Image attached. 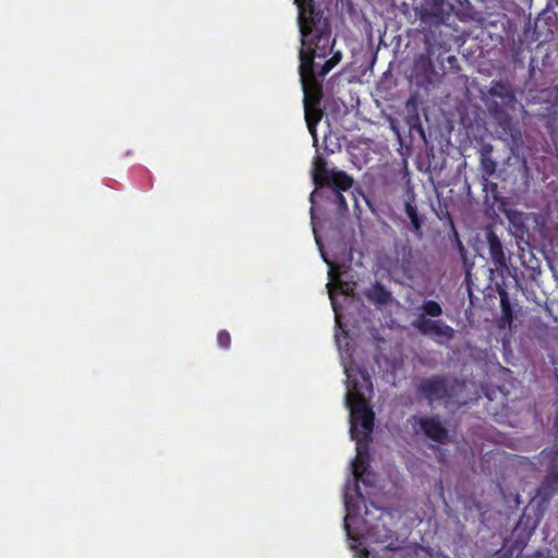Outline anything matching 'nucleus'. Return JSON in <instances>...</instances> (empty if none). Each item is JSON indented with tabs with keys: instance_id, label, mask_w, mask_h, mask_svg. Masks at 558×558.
<instances>
[{
	"instance_id": "f257e3e1",
	"label": "nucleus",
	"mask_w": 558,
	"mask_h": 558,
	"mask_svg": "<svg viewBox=\"0 0 558 558\" xmlns=\"http://www.w3.org/2000/svg\"><path fill=\"white\" fill-rule=\"evenodd\" d=\"M294 2L299 9L301 33L299 74L305 94L304 116L308 132L316 142V126L324 114L319 107L323 81L340 63L342 53L335 51L322 65L315 61L325 59L332 51L335 39L331 40L330 21L322 9L315 7L313 0H294Z\"/></svg>"
},
{
	"instance_id": "f03ea898",
	"label": "nucleus",
	"mask_w": 558,
	"mask_h": 558,
	"mask_svg": "<svg viewBox=\"0 0 558 558\" xmlns=\"http://www.w3.org/2000/svg\"><path fill=\"white\" fill-rule=\"evenodd\" d=\"M345 404L350 409V435L359 449L365 442V449L374 429L375 413L369 405L374 386H347Z\"/></svg>"
},
{
	"instance_id": "7ed1b4c3",
	"label": "nucleus",
	"mask_w": 558,
	"mask_h": 558,
	"mask_svg": "<svg viewBox=\"0 0 558 558\" xmlns=\"http://www.w3.org/2000/svg\"><path fill=\"white\" fill-rule=\"evenodd\" d=\"M420 313L412 322V327L422 336L433 339L441 343L450 341L454 338V329L438 318L444 311L441 305L435 300H425L418 307Z\"/></svg>"
},
{
	"instance_id": "20e7f679",
	"label": "nucleus",
	"mask_w": 558,
	"mask_h": 558,
	"mask_svg": "<svg viewBox=\"0 0 558 558\" xmlns=\"http://www.w3.org/2000/svg\"><path fill=\"white\" fill-rule=\"evenodd\" d=\"M313 179L316 186L330 187L333 193L345 192L353 185L352 177L342 170L328 169L323 160L317 162Z\"/></svg>"
},
{
	"instance_id": "39448f33",
	"label": "nucleus",
	"mask_w": 558,
	"mask_h": 558,
	"mask_svg": "<svg viewBox=\"0 0 558 558\" xmlns=\"http://www.w3.org/2000/svg\"><path fill=\"white\" fill-rule=\"evenodd\" d=\"M417 423L427 438L441 445L447 444L449 437L448 430L438 417L423 416L417 420Z\"/></svg>"
},
{
	"instance_id": "423d86ee",
	"label": "nucleus",
	"mask_w": 558,
	"mask_h": 558,
	"mask_svg": "<svg viewBox=\"0 0 558 558\" xmlns=\"http://www.w3.org/2000/svg\"><path fill=\"white\" fill-rule=\"evenodd\" d=\"M356 457L352 463L353 468V475L355 477V490L359 496H362L360 493V487L357 482L362 481L365 485H371V482L368 481L369 475V462H368V448L365 449V442L363 446L359 449V446L356 445Z\"/></svg>"
},
{
	"instance_id": "0eeeda50",
	"label": "nucleus",
	"mask_w": 558,
	"mask_h": 558,
	"mask_svg": "<svg viewBox=\"0 0 558 558\" xmlns=\"http://www.w3.org/2000/svg\"><path fill=\"white\" fill-rule=\"evenodd\" d=\"M558 494V464H551L537 487L536 496L544 502Z\"/></svg>"
},
{
	"instance_id": "6e6552de",
	"label": "nucleus",
	"mask_w": 558,
	"mask_h": 558,
	"mask_svg": "<svg viewBox=\"0 0 558 558\" xmlns=\"http://www.w3.org/2000/svg\"><path fill=\"white\" fill-rule=\"evenodd\" d=\"M343 369L347 376L345 384H372V374L364 364H359L353 360L343 361Z\"/></svg>"
},
{
	"instance_id": "1a4fd4ad",
	"label": "nucleus",
	"mask_w": 558,
	"mask_h": 558,
	"mask_svg": "<svg viewBox=\"0 0 558 558\" xmlns=\"http://www.w3.org/2000/svg\"><path fill=\"white\" fill-rule=\"evenodd\" d=\"M486 238H487L489 256H490V259H492L493 264L495 265L496 269H498V270L507 269L508 268L507 257H506L504 245L501 244L500 239L493 230L487 231Z\"/></svg>"
},
{
	"instance_id": "9d476101",
	"label": "nucleus",
	"mask_w": 558,
	"mask_h": 558,
	"mask_svg": "<svg viewBox=\"0 0 558 558\" xmlns=\"http://www.w3.org/2000/svg\"><path fill=\"white\" fill-rule=\"evenodd\" d=\"M404 211L411 221L415 235L421 239L423 236L424 217L418 214L415 203V194L412 189L407 190V198L404 201Z\"/></svg>"
},
{
	"instance_id": "9b49d317",
	"label": "nucleus",
	"mask_w": 558,
	"mask_h": 558,
	"mask_svg": "<svg viewBox=\"0 0 558 558\" xmlns=\"http://www.w3.org/2000/svg\"><path fill=\"white\" fill-rule=\"evenodd\" d=\"M493 145L483 144L480 148V169L484 181L486 182L489 177L494 175L497 170V161L493 158Z\"/></svg>"
},
{
	"instance_id": "f8f14e48",
	"label": "nucleus",
	"mask_w": 558,
	"mask_h": 558,
	"mask_svg": "<svg viewBox=\"0 0 558 558\" xmlns=\"http://www.w3.org/2000/svg\"><path fill=\"white\" fill-rule=\"evenodd\" d=\"M488 111L490 117L497 122L499 128L505 132L509 133L512 130V118L510 113L496 100H493L488 105Z\"/></svg>"
},
{
	"instance_id": "ddd939ff",
	"label": "nucleus",
	"mask_w": 558,
	"mask_h": 558,
	"mask_svg": "<svg viewBox=\"0 0 558 558\" xmlns=\"http://www.w3.org/2000/svg\"><path fill=\"white\" fill-rule=\"evenodd\" d=\"M367 538L376 544L384 545L388 549H392L390 541L393 538V532L384 524L376 523L367 529Z\"/></svg>"
},
{
	"instance_id": "4468645a",
	"label": "nucleus",
	"mask_w": 558,
	"mask_h": 558,
	"mask_svg": "<svg viewBox=\"0 0 558 558\" xmlns=\"http://www.w3.org/2000/svg\"><path fill=\"white\" fill-rule=\"evenodd\" d=\"M488 93L492 97L501 99V101L508 106L515 101V95L511 87L501 81H493Z\"/></svg>"
},
{
	"instance_id": "2eb2a0df",
	"label": "nucleus",
	"mask_w": 558,
	"mask_h": 558,
	"mask_svg": "<svg viewBox=\"0 0 558 558\" xmlns=\"http://www.w3.org/2000/svg\"><path fill=\"white\" fill-rule=\"evenodd\" d=\"M366 298L376 305H386L391 301V292L381 283L376 282L366 292Z\"/></svg>"
},
{
	"instance_id": "dca6fc26",
	"label": "nucleus",
	"mask_w": 558,
	"mask_h": 558,
	"mask_svg": "<svg viewBox=\"0 0 558 558\" xmlns=\"http://www.w3.org/2000/svg\"><path fill=\"white\" fill-rule=\"evenodd\" d=\"M415 70L417 75H422L424 81L432 84L437 75L434 64L428 56H420L415 62Z\"/></svg>"
},
{
	"instance_id": "f3484780",
	"label": "nucleus",
	"mask_w": 558,
	"mask_h": 558,
	"mask_svg": "<svg viewBox=\"0 0 558 558\" xmlns=\"http://www.w3.org/2000/svg\"><path fill=\"white\" fill-rule=\"evenodd\" d=\"M399 253L401 254L400 268L404 276L411 277L414 269L413 251L410 246H403Z\"/></svg>"
},
{
	"instance_id": "a211bd4d",
	"label": "nucleus",
	"mask_w": 558,
	"mask_h": 558,
	"mask_svg": "<svg viewBox=\"0 0 558 558\" xmlns=\"http://www.w3.org/2000/svg\"><path fill=\"white\" fill-rule=\"evenodd\" d=\"M405 121L411 131L417 130L421 134H424L421 119H420L418 112L415 107L413 108L412 112L408 113Z\"/></svg>"
},
{
	"instance_id": "6ab92c4d",
	"label": "nucleus",
	"mask_w": 558,
	"mask_h": 558,
	"mask_svg": "<svg viewBox=\"0 0 558 558\" xmlns=\"http://www.w3.org/2000/svg\"><path fill=\"white\" fill-rule=\"evenodd\" d=\"M423 2L433 15L442 14L445 0H423Z\"/></svg>"
},
{
	"instance_id": "aec40b11",
	"label": "nucleus",
	"mask_w": 558,
	"mask_h": 558,
	"mask_svg": "<svg viewBox=\"0 0 558 558\" xmlns=\"http://www.w3.org/2000/svg\"><path fill=\"white\" fill-rule=\"evenodd\" d=\"M217 343L218 345L223 349L228 350L231 347V336L228 330L222 329L217 335Z\"/></svg>"
},
{
	"instance_id": "412c9836",
	"label": "nucleus",
	"mask_w": 558,
	"mask_h": 558,
	"mask_svg": "<svg viewBox=\"0 0 558 558\" xmlns=\"http://www.w3.org/2000/svg\"><path fill=\"white\" fill-rule=\"evenodd\" d=\"M508 218L514 228L520 230L524 228L523 215L521 213L513 211L511 215H508Z\"/></svg>"
},
{
	"instance_id": "4be33fe9",
	"label": "nucleus",
	"mask_w": 558,
	"mask_h": 558,
	"mask_svg": "<svg viewBox=\"0 0 558 558\" xmlns=\"http://www.w3.org/2000/svg\"><path fill=\"white\" fill-rule=\"evenodd\" d=\"M335 194V203L338 205L339 209L340 210H347L348 209V205H347V201L342 194V192H337V193H333Z\"/></svg>"
},
{
	"instance_id": "5701e85b",
	"label": "nucleus",
	"mask_w": 558,
	"mask_h": 558,
	"mask_svg": "<svg viewBox=\"0 0 558 558\" xmlns=\"http://www.w3.org/2000/svg\"><path fill=\"white\" fill-rule=\"evenodd\" d=\"M501 308H502V313L505 314L506 317L508 318H512V311H511V307L507 301V299H501Z\"/></svg>"
},
{
	"instance_id": "b1692460",
	"label": "nucleus",
	"mask_w": 558,
	"mask_h": 558,
	"mask_svg": "<svg viewBox=\"0 0 558 558\" xmlns=\"http://www.w3.org/2000/svg\"><path fill=\"white\" fill-rule=\"evenodd\" d=\"M422 390V392L424 393H427V395H432V393H435L439 390V388H445L446 386H432V385H428V386H418Z\"/></svg>"
},
{
	"instance_id": "393cba45",
	"label": "nucleus",
	"mask_w": 558,
	"mask_h": 558,
	"mask_svg": "<svg viewBox=\"0 0 558 558\" xmlns=\"http://www.w3.org/2000/svg\"><path fill=\"white\" fill-rule=\"evenodd\" d=\"M480 387H481V391H482V392H484V393H485V395H487V396L489 395V391H490V389H492V388H497L499 391H501V392L506 393V392L502 390V388H504L505 386L497 385V386H480Z\"/></svg>"
},
{
	"instance_id": "a878e982",
	"label": "nucleus",
	"mask_w": 558,
	"mask_h": 558,
	"mask_svg": "<svg viewBox=\"0 0 558 558\" xmlns=\"http://www.w3.org/2000/svg\"><path fill=\"white\" fill-rule=\"evenodd\" d=\"M329 298H330V301H331V304H332V308L335 311V313H337V303H336V299H335V295H333V292L331 290H329ZM336 317L338 318V314H336Z\"/></svg>"
},
{
	"instance_id": "bb28decb",
	"label": "nucleus",
	"mask_w": 558,
	"mask_h": 558,
	"mask_svg": "<svg viewBox=\"0 0 558 558\" xmlns=\"http://www.w3.org/2000/svg\"><path fill=\"white\" fill-rule=\"evenodd\" d=\"M420 384H430V385H434V384H445V383H444V380H441L439 378H433V379L422 380Z\"/></svg>"
},
{
	"instance_id": "cd10ccee",
	"label": "nucleus",
	"mask_w": 558,
	"mask_h": 558,
	"mask_svg": "<svg viewBox=\"0 0 558 558\" xmlns=\"http://www.w3.org/2000/svg\"><path fill=\"white\" fill-rule=\"evenodd\" d=\"M344 504H345L347 510L350 512L352 508H351V504H350V501H349V499L347 497H345Z\"/></svg>"
},
{
	"instance_id": "c85d7f7f",
	"label": "nucleus",
	"mask_w": 558,
	"mask_h": 558,
	"mask_svg": "<svg viewBox=\"0 0 558 558\" xmlns=\"http://www.w3.org/2000/svg\"><path fill=\"white\" fill-rule=\"evenodd\" d=\"M344 527H345V530H347V532H348V536H349V537H351V538H354V537L351 535V533H350V530H349V525H348V523H347V520L344 521Z\"/></svg>"
},
{
	"instance_id": "c756f323",
	"label": "nucleus",
	"mask_w": 558,
	"mask_h": 558,
	"mask_svg": "<svg viewBox=\"0 0 558 558\" xmlns=\"http://www.w3.org/2000/svg\"><path fill=\"white\" fill-rule=\"evenodd\" d=\"M329 278H330L331 280H333V279H335V276H333V271H332V270H330V271H329Z\"/></svg>"
},
{
	"instance_id": "7c9ffc66",
	"label": "nucleus",
	"mask_w": 558,
	"mask_h": 558,
	"mask_svg": "<svg viewBox=\"0 0 558 558\" xmlns=\"http://www.w3.org/2000/svg\"><path fill=\"white\" fill-rule=\"evenodd\" d=\"M449 61H454L456 60V57L454 56H451L448 58Z\"/></svg>"
}]
</instances>
